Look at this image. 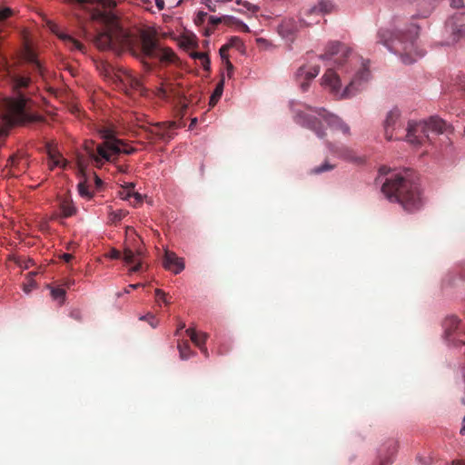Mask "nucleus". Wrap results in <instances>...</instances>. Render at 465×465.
Listing matches in <instances>:
<instances>
[{
    "mask_svg": "<svg viewBox=\"0 0 465 465\" xmlns=\"http://www.w3.org/2000/svg\"><path fill=\"white\" fill-rule=\"evenodd\" d=\"M381 193L390 202L401 204L409 213L420 210L423 204L420 185L414 173L410 170L393 173L386 177Z\"/></svg>",
    "mask_w": 465,
    "mask_h": 465,
    "instance_id": "1",
    "label": "nucleus"
},
{
    "mask_svg": "<svg viewBox=\"0 0 465 465\" xmlns=\"http://www.w3.org/2000/svg\"><path fill=\"white\" fill-rule=\"evenodd\" d=\"M290 107L294 122L312 130L320 138L325 136L322 121H324L333 130L341 131L344 134H350V127L341 118L328 113L324 108H312L294 101L291 102Z\"/></svg>",
    "mask_w": 465,
    "mask_h": 465,
    "instance_id": "2",
    "label": "nucleus"
},
{
    "mask_svg": "<svg viewBox=\"0 0 465 465\" xmlns=\"http://www.w3.org/2000/svg\"><path fill=\"white\" fill-rule=\"evenodd\" d=\"M124 45L131 50V54L140 59L150 68L145 59H158L162 63H174L177 59L174 52L168 47H162L158 39L150 33L143 32L140 36L124 35Z\"/></svg>",
    "mask_w": 465,
    "mask_h": 465,
    "instance_id": "3",
    "label": "nucleus"
},
{
    "mask_svg": "<svg viewBox=\"0 0 465 465\" xmlns=\"http://www.w3.org/2000/svg\"><path fill=\"white\" fill-rule=\"evenodd\" d=\"M418 35V27L412 26L408 32L380 30L378 33L379 43H382L387 48L399 55L402 63L411 64L418 58L424 55L415 43Z\"/></svg>",
    "mask_w": 465,
    "mask_h": 465,
    "instance_id": "4",
    "label": "nucleus"
},
{
    "mask_svg": "<svg viewBox=\"0 0 465 465\" xmlns=\"http://www.w3.org/2000/svg\"><path fill=\"white\" fill-rule=\"evenodd\" d=\"M370 79L369 61H364L344 89H341L339 74L331 68H329L322 77V85L336 98L348 99L363 90Z\"/></svg>",
    "mask_w": 465,
    "mask_h": 465,
    "instance_id": "5",
    "label": "nucleus"
},
{
    "mask_svg": "<svg viewBox=\"0 0 465 465\" xmlns=\"http://www.w3.org/2000/svg\"><path fill=\"white\" fill-rule=\"evenodd\" d=\"M334 8L330 0H321L317 5H308L302 9L300 22L293 18L283 20L279 25V33L283 37H289L299 30L302 25L310 26L317 24L322 15L331 13Z\"/></svg>",
    "mask_w": 465,
    "mask_h": 465,
    "instance_id": "6",
    "label": "nucleus"
},
{
    "mask_svg": "<svg viewBox=\"0 0 465 465\" xmlns=\"http://www.w3.org/2000/svg\"><path fill=\"white\" fill-rule=\"evenodd\" d=\"M446 123L440 118L432 116L428 121L409 122L406 128V141L414 146L432 144L435 136L443 134Z\"/></svg>",
    "mask_w": 465,
    "mask_h": 465,
    "instance_id": "7",
    "label": "nucleus"
},
{
    "mask_svg": "<svg viewBox=\"0 0 465 465\" xmlns=\"http://www.w3.org/2000/svg\"><path fill=\"white\" fill-rule=\"evenodd\" d=\"M98 133L104 142L97 144V150L106 161L114 162L121 153L129 155L136 152L134 147L116 137V132L113 127L102 126Z\"/></svg>",
    "mask_w": 465,
    "mask_h": 465,
    "instance_id": "8",
    "label": "nucleus"
},
{
    "mask_svg": "<svg viewBox=\"0 0 465 465\" xmlns=\"http://www.w3.org/2000/svg\"><path fill=\"white\" fill-rule=\"evenodd\" d=\"M70 4H76L80 8L85 10L93 21L103 24H110L114 21V15L111 11L116 6L114 0H65Z\"/></svg>",
    "mask_w": 465,
    "mask_h": 465,
    "instance_id": "9",
    "label": "nucleus"
},
{
    "mask_svg": "<svg viewBox=\"0 0 465 465\" xmlns=\"http://www.w3.org/2000/svg\"><path fill=\"white\" fill-rule=\"evenodd\" d=\"M124 35H132L122 29L114 34L111 32L99 33L95 36L94 44L101 50L116 49L120 47L131 53V50L124 45Z\"/></svg>",
    "mask_w": 465,
    "mask_h": 465,
    "instance_id": "10",
    "label": "nucleus"
},
{
    "mask_svg": "<svg viewBox=\"0 0 465 465\" xmlns=\"http://www.w3.org/2000/svg\"><path fill=\"white\" fill-rule=\"evenodd\" d=\"M350 49L340 42H331L325 48V53L319 57L322 60H333L341 64L348 57Z\"/></svg>",
    "mask_w": 465,
    "mask_h": 465,
    "instance_id": "11",
    "label": "nucleus"
},
{
    "mask_svg": "<svg viewBox=\"0 0 465 465\" xmlns=\"http://www.w3.org/2000/svg\"><path fill=\"white\" fill-rule=\"evenodd\" d=\"M319 64H304L298 68L295 74V79L302 92L308 90L310 82L319 74Z\"/></svg>",
    "mask_w": 465,
    "mask_h": 465,
    "instance_id": "12",
    "label": "nucleus"
},
{
    "mask_svg": "<svg viewBox=\"0 0 465 465\" xmlns=\"http://www.w3.org/2000/svg\"><path fill=\"white\" fill-rule=\"evenodd\" d=\"M400 111L393 109L390 111L384 122L385 137L388 140L401 139V134L399 135L401 124L399 123Z\"/></svg>",
    "mask_w": 465,
    "mask_h": 465,
    "instance_id": "13",
    "label": "nucleus"
},
{
    "mask_svg": "<svg viewBox=\"0 0 465 465\" xmlns=\"http://www.w3.org/2000/svg\"><path fill=\"white\" fill-rule=\"evenodd\" d=\"M143 252V250L139 247L135 248V251L132 250L130 247H125L123 253V260L127 264H134L131 268V272H138L142 269V258Z\"/></svg>",
    "mask_w": 465,
    "mask_h": 465,
    "instance_id": "14",
    "label": "nucleus"
},
{
    "mask_svg": "<svg viewBox=\"0 0 465 465\" xmlns=\"http://www.w3.org/2000/svg\"><path fill=\"white\" fill-rule=\"evenodd\" d=\"M327 147L331 153H332L333 155H335L342 160H345L348 162H352V163L361 162V158L356 155L355 152L347 146H344V145L338 146V145H335V144L328 142Z\"/></svg>",
    "mask_w": 465,
    "mask_h": 465,
    "instance_id": "15",
    "label": "nucleus"
},
{
    "mask_svg": "<svg viewBox=\"0 0 465 465\" xmlns=\"http://www.w3.org/2000/svg\"><path fill=\"white\" fill-rule=\"evenodd\" d=\"M163 262L165 269L173 271L175 274L180 273L184 269L183 260L173 252H165Z\"/></svg>",
    "mask_w": 465,
    "mask_h": 465,
    "instance_id": "16",
    "label": "nucleus"
},
{
    "mask_svg": "<svg viewBox=\"0 0 465 465\" xmlns=\"http://www.w3.org/2000/svg\"><path fill=\"white\" fill-rule=\"evenodd\" d=\"M24 58L31 67L32 72L38 74L41 76L44 75L43 66L38 61L35 52L29 46H26L25 49Z\"/></svg>",
    "mask_w": 465,
    "mask_h": 465,
    "instance_id": "17",
    "label": "nucleus"
},
{
    "mask_svg": "<svg viewBox=\"0 0 465 465\" xmlns=\"http://www.w3.org/2000/svg\"><path fill=\"white\" fill-rule=\"evenodd\" d=\"M124 86L129 91L142 93L143 90L141 80L130 72L125 73L121 79Z\"/></svg>",
    "mask_w": 465,
    "mask_h": 465,
    "instance_id": "18",
    "label": "nucleus"
},
{
    "mask_svg": "<svg viewBox=\"0 0 465 465\" xmlns=\"http://www.w3.org/2000/svg\"><path fill=\"white\" fill-rule=\"evenodd\" d=\"M84 150L96 167L100 168L105 162H107L99 154L97 146L94 147V143L93 141H86L84 143Z\"/></svg>",
    "mask_w": 465,
    "mask_h": 465,
    "instance_id": "19",
    "label": "nucleus"
},
{
    "mask_svg": "<svg viewBox=\"0 0 465 465\" xmlns=\"http://www.w3.org/2000/svg\"><path fill=\"white\" fill-rule=\"evenodd\" d=\"M186 334L190 337L191 341L198 348L205 345L208 339V334L205 332H197L194 329L189 328L185 331Z\"/></svg>",
    "mask_w": 465,
    "mask_h": 465,
    "instance_id": "20",
    "label": "nucleus"
},
{
    "mask_svg": "<svg viewBox=\"0 0 465 465\" xmlns=\"http://www.w3.org/2000/svg\"><path fill=\"white\" fill-rule=\"evenodd\" d=\"M387 451L390 454V457H384L381 453L380 454V464L381 465H390L392 463L391 457L397 452V442L394 440H390L387 442L386 446Z\"/></svg>",
    "mask_w": 465,
    "mask_h": 465,
    "instance_id": "21",
    "label": "nucleus"
},
{
    "mask_svg": "<svg viewBox=\"0 0 465 465\" xmlns=\"http://www.w3.org/2000/svg\"><path fill=\"white\" fill-rule=\"evenodd\" d=\"M59 38L63 40L71 49H75L81 52L84 51V45L78 40L74 39L69 35L61 33L58 35Z\"/></svg>",
    "mask_w": 465,
    "mask_h": 465,
    "instance_id": "22",
    "label": "nucleus"
},
{
    "mask_svg": "<svg viewBox=\"0 0 465 465\" xmlns=\"http://www.w3.org/2000/svg\"><path fill=\"white\" fill-rule=\"evenodd\" d=\"M445 331L448 336H450L453 332L460 329L461 322L455 317L451 316L445 321Z\"/></svg>",
    "mask_w": 465,
    "mask_h": 465,
    "instance_id": "23",
    "label": "nucleus"
},
{
    "mask_svg": "<svg viewBox=\"0 0 465 465\" xmlns=\"http://www.w3.org/2000/svg\"><path fill=\"white\" fill-rule=\"evenodd\" d=\"M134 187V183H127L124 186V191L122 193V195H123L124 199H128L130 197H134L135 200L134 205L135 206L137 203H141L143 202V197L139 193L132 192Z\"/></svg>",
    "mask_w": 465,
    "mask_h": 465,
    "instance_id": "24",
    "label": "nucleus"
},
{
    "mask_svg": "<svg viewBox=\"0 0 465 465\" xmlns=\"http://www.w3.org/2000/svg\"><path fill=\"white\" fill-rule=\"evenodd\" d=\"M60 210L64 217H70L75 213V208L69 199H63L60 201Z\"/></svg>",
    "mask_w": 465,
    "mask_h": 465,
    "instance_id": "25",
    "label": "nucleus"
},
{
    "mask_svg": "<svg viewBox=\"0 0 465 465\" xmlns=\"http://www.w3.org/2000/svg\"><path fill=\"white\" fill-rule=\"evenodd\" d=\"M178 351L180 353V358L182 360H187L193 354V351L190 347V343L187 341H180L178 342Z\"/></svg>",
    "mask_w": 465,
    "mask_h": 465,
    "instance_id": "26",
    "label": "nucleus"
},
{
    "mask_svg": "<svg viewBox=\"0 0 465 465\" xmlns=\"http://www.w3.org/2000/svg\"><path fill=\"white\" fill-rule=\"evenodd\" d=\"M224 80L222 79L216 85L213 94L211 95L209 104L214 106L221 98L223 92Z\"/></svg>",
    "mask_w": 465,
    "mask_h": 465,
    "instance_id": "27",
    "label": "nucleus"
},
{
    "mask_svg": "<svg viewBox=\"0 0 465 465\" xmlns=\"http://www.w3.org/2000/svg\"><path fill=\"white\" fill-rule=\"evenodd\" d=\"M192 58L197 59L200 61L201 65L206 71L210 70V59L209 56L205 53L201 52H193L191 54Z\"/></svg>",
    "mask_w": 465,
    "mask_h": 465,
    "instance_id": "28",
    "label": "nucleus"
},
{
    "mask_svg": "<svg viewBox=\"0 0 465 465\" xmlns=\"http://www.w3.org/2000/svg\"><path fill=\"white\" fill-rule=\"evenodd\" d=\"M51 296L54 300L58 301L59 304H63L65 298V289L60 287H50Z\"/></svg>",
    "mask_w": 465,
    "mask_h": 465,
    "instance_id": "29",
    "label": "nucleus"
},
{
    "mask_svg": "<svg viewBox=\"0 0 465 465\" xmlns=\"http://www.w3.org/2000/svg\"><path fill=\"white\" fill-rule=\"evenodd\" d=\"M49 165L51 169H54V167H63L64 168L66 165V161L62 156H56L53 153L49 152Z\"/></svg>",
    "mask_w": 465,
    "mask_h": 465,
    "instance_id": "30",
    "label": "nucleus"
},
{
    "mask_svg": "<svg viewBox=\"0 0 465 465\" xmlns=\"http://www.w3.org/2000/svg\"><path fill=\"white\" fill-rule=\"evenodd\" d=\"M335 168V164L331 163L329 161H325L320 166H317L313 168L311 173L313 174H319L324 172L331 171Z\"/></svg>",
    "mask_w": 465,
    "mask_h": 465,
    "instance_id": "31",
    "label": "nucleus"
},
{
    "mask_svg": "<svg viewBox=\"0 0 465 465\" xmlns=\"http://www.w3.org/2000/svg\"><path fill=\"white\" fill-rule=\"evenodd\" d=\"M174 123H169V124H157L156 127L160 129V132H157L156 134L159 135L161 138H163L166 134L168 130L175 128Z\"/></svg>",
    "mask_w": 465,
    "mask_h": 465,
    "instance_id": "32",
    "label": "nucleus"
},
{
    "mask_svg": "<svg viewBox=\"0 0 465 465\" xmlns=\"http://www.w3.org/2000/svg\"><path fill=\"white\" fill-rule=\"evenodd\" d=\"M37 288V283L33 278L26 279V282H25L22 284V290L25 293L29 294L33 290H35Z\"/></svg>",
    "mask_w": 465,
    "mask_h": 465,
    "instance_id": "33",
    "label": "nucleus"
},
{
    "mask_svg": "<svg viewBox=\"0 0 465 465\" xmlns=\"http://www.w3.org/2000/svg\"><path fill=\"white\" fill-rule=\"evenodd\" d=\"M461 38H465V23L453 28V41L456 42Z\"/></svg>",
    "mask_w": 465,
    "mask_h": 465,
    "instance_id": "34",
    "label": "nucleus"
},
{
    "mask_svg": "<svg viewBox=\"0 0 465 465\" xmlns=\"http://www.w3.org/2000/svg\"><path fill=\"white\" fill-rule=\"evenodd\" d=\"M127 214V212L122 209L112 211L110 213V220L113 223L119 222L123 220Z\"/></svg>",
    "mask_w": 465,
    "mask_h": 465,
    "instance_id": "35",
    "label": "nucleus"
},
{
    "mask_svg": "<svg viewBox=\"0 0 465 465\" xmlns=\"http://www.w3.org/2000/svg\"><path fill=\"white\" fill-rule=\"evenodd\" d=\"M223 21V18L222 17H216V16H213V15H210L209 16V24L212 25V29H209L207 28L206 29V35H210L213 30L214 29V27L221 24Z\"/></svg>",
    "mask_w": 465,
    "mask_h": 465,
    "instance_id": "36",
    "label": "nucleus"
},
{
    "mask_svg": "<svg viewBox=\"0 0 465 465\" xmlns=\"http://www.w3.org/2000/svg\"><path fill=\"white\" fill-rule=\"evenodd\" d=\"M450 5L453 8L460 9V15H465V5H464V0H451Z\"/></svg>",
    "mask_w": 465,
    "mask_h": 465,
    "instance_id": "37",
    "label": "nucleus"
},
{
    "mask_svg": "<svg viewBox=\"0 0 465 465\" xmlns=\"http://www.w3.org/2000/svg\"><path fill=\"white\" fill-rule=\"evenodd\" d=\"M142 321H146L153 327L155 328L158 325V321L153 314H147L140 318Z\"/></svg>",
    "mask_w": 465,
    "mask_h": 465,
    "instance_id": "38",
    "label": "nucleus"
},
{
    "mask_svg": "<svg viewBox=\"0 0 465 465\" xmlns=\"http://www.w3.org/2000/svg\"><path fill=\"white\" fill-rule=\"evenodd\" d=\"M207 13L206 12H203V11H199L196 15V17L194 18V23L197 25H202L206 17H207Z\"/></svg>",
    "mask_w": 465,
    "mask_h": 465,
    "instance_id": "39",
    "label": "nucleus"
},
{
    "mask_svg": "<svg viewBox=\"0 0 465 465\" xmlns=\"http://www.w3.org/2000/svg\"><path fill=\"white\" fill-rule=\"evenodd\" d=\"M155 292V297H156V300L159 302V301H162L163 302H164L165 304H169V301L166 299V293L161 290V289H156L154 291Z\"/></svg>",
    "mask_w": 465,
    "mask_h": 465,
    "instance_id": "40",
    "label": "nucleus"
},
{
    "mask_svg": "<svg viewBox=\"0 0 465 465\" xmlns=\"http://www.w3.org/2000/svg\"><path fill=\"white\" fill-rule=\"evenodd\" d=\"M225 45H229V49L231 47L239 48L240 46L242 45V40L238 36H232V37H231L229 43L226 44Z\"/></svg>",
    "mask_w": 465,
    "mask_h": 465,
    "instance_id": "41",
    "label": "nucleus"
},
{
    "mask_svg": "<svg viewBox=\"0 0 465 465\" xmlns=\"http://www.w3.org/2000/svg\"><path fill=\"white\" fill-rule=\"evenodd\" d=\"M173 88H170V90H169L168 87H163V86L158 88V91H157L158 96H160L162 98L169 97L170 93H173Z\"/></svg>",
    "mask_w": 465,
    "mask_h": 465,
    "instance_id": "42",
    "label": "nucleus"
},
{
    "mask_svg": "<svg viewBox=\"0 0 465 465\" xmlns=\"http://www.w3.org/2000/svg\"><path fill=\"white\" fill-rule=\"evenodd\" d=\"M78 192H79L80 195H82V196H84V197H90L91 196V193H90V191L88 189V186L85 183H79L78 184Z\"/></svg>",
    "mask_w": 465,
    "mask_h": 465,
    "instance_id": "43",
    "label": "nucleus"
},
{
    "mask_svg": "<svg viewBox=\"0 0 465 465\" xmlns=\"http://www.w3.org/2000/svg\"><path fill=\"white\" fill-rule=\"evenodd\" d=\"M201 3L203 5H204L208 8L209 11H211V12H215L216 11V6L213 3L212 0H202Z\"/></svg>",
    "mask_w": 465,
    "mask_h": 465,
    "instance_id": "44",
    "label": "nucleus"
},
{
    "mask_svg": "<svg viewBox=\"0 0 465 465\" xmlns=\"http://www.w3.org/2000/svg\"><path fill=\"white\" fill-rule=\"evenodd\" d=\"M228 51L229 45H224L220 48V55L224 62H226V58H228Z\"/></svg>",
    "mask_w": 465,
    "mask_h": 465,
    "instance_id": "45",
    "label": "nucleus"
},
{
    "mask_svg": "<svg viewBox=\"0 0 465 465\" xmlns=\"http://www.w3.org/2000/svg\"><path fill=\"white\" fill-rule=\"evenodd\" d=\"M17 263L23 269H28L31 265L34 264V261L31 259H27L24 261H18Z\"/></svg>",
    "mask_w": 465,
    "mask_h": 465,
    "instance_id": "46",
    "label": "nucleus"
},
{
    "mask_svg": "<svg viewBox=\"0 0 465 465\" xmlns=\"http://www.w3.org/2000/svg\"><path fill=\"white\" fill-rule=\"evenodd\" d=\"M225 66H226V70H227V74H228L229 77H231L232 76V73L233 71V65L229 61L228 58H226Z\"/></svg>",
    "mask_w": 465,
    "mask_h": 465,
    "instance_id": "47",
    "label": "nucleus"
},
{
    "mask_svg": "<svg viewBox=\"0 0 465 465\" xmlns=\"http://www.w3.org/2000/svg\"><path fill=\"white\" fill-rule=\"evenodd\" d=\"M110 257L112 259H123V255L121 254V252L115 249L112 250Z\"/></svg>",
    "mask_w": 465,
    "mask_h": 465,
    "instance_id": "48",
    "label": "nucleus"
},
{
    "mask_svg": "<svg viewBox=\"0 0 465 465\" xmlns=\"http://www.w3.org/2000/svg\"><path fill=\"white\" fill-rule=\"evenodd\" d=\"M243 5H244L248 10H251V11H252V12H256V11L259 9L256 5H252V4L249 3V2H245V3L243 4Z\"/></svg>",
    "mask_w": 465,
    "mask_h": 465,
    "instance_id": "49",
    "label": "nucleus"
},
{
    "mask_svg": "<svg viewBox=\"0 0 465 465\" xmlns=\"http://www.w3.org/2000/svg\"><path fill=\"white\" fill-rule=\"evenodd\" d=\"M139 286H141V284H140V283L129 284V285L124 289V293H129V292H130V291L134 290V289H137Z\"/></svg>",
    "mask_w": 465,
    "mask_h": 465,
    "instance_id": "50",
    "label": "nucleus"
},
{
    "mask_svg": "<svg viewBox=\"0 0 465 465\" xmlns=\"http://www.w3.org/2000/svg\"><path fill=\"white\" fill-rule=\"evenodd\" d=\"M74 258V256L70 253H64L62 255V259L65 262H69L72 261V259Z\"/></svg>",
    "mask_w": 465,
    "mask_h": 465,
    "instance_id": "51",
    "label": "nucleus"
},
{
    "mask_svg": "<svg viewBox=\"0 0 465 465\" xmlns=\"http://www.w3.org/2000/svg\"><path fill=\"white\" fill-rule=\"evenodd\" d=\"M156 6L158 10H163L164 8V1L163 0H155Z\"/></svg>",
    "mask_w": 465,
    "mask_h": 465,
    "instance_id": "52",
    "label": "nucleus"
},
{
    "mask_svg": "<svg viewBox=\"0 0 465 465\" xmlns=\"http://www.w3.org/2000/svg\"><path fill=\"white\" fill-rule=\"evenodd\" d=\"M74 284V280H67L66 282H64V285L66 289H71V287Z\"/></svg>",
    "mask_w": 465,
    "mask_h": 465,
    "instance_id": "53",
    "label": "nucleus"
},
{
    "mask_svg": "<svg viewBox=\"0 0 465 465\" xmlns=\"http://www.w3.org/2000/svg\"><path fill=\"white\" fill-rule=\"evenodd\" d=\"M199 349L204 354L205 357H207V358L209 357V352H208V350L205 347V345L200 347Z\"/></svg>",
    "mask_w": 465,
    "mask_h": 465,
    "instance_id": "54",
    "label": "nucleus"
},
{
    "mask_svg": "<svg viewBox=\"0 0 465 465\" xmlns=\"http://www.w3.org/2000/svg\"><path fill=\"white\" fill-rule=\"evenodd\" d=\"M118 172L126 173L128 171V166L120 165L117 166Z\"/></svg>",
    "mask_w": 465,
    "mask_h": 465,
    "instance_id": "55",
    "label": "nucleus"
},
{
    "mask_svg": "<svg viewBox=\"0 0 465 465\" xmlns=\"http://www.w3.org/2000/svg\"><path fill=\"white\" fill-rule=\"evenodd\" d=\"M389 171H390V169L387 168L386 166H382L380 168V173L381 174H388Z\"/></svg>",
    "mask_w": 465,
    "mask_h": 465,
    "instance_id": "56",
    "label": "nucleus"
},
{
    "mask_svg": "<svg viewBox=\"0 0 465 465\" xmlns=\"http://www.w3.org/2000/svg\"><path fill=\"white\" fill-rule=\"evenodd\" d=\"M8 161H9V163H10V165H11V166H14V165L15 164V162H16V157H15V156H14V155H13V156H10Z\"/></svg>",
    "mask_w": 465,
    "mask_h": 465,
    "instance_id": "57",
    "label": "nucleus"
},
{
    "mask_svg": "<svg viewBox=\"0 0 465 465\" xmlns=\"http://www.w3.org/2000/svg\"><path fill=\"white\" fill-rule=\"evenodd\" d=\"M452 465H465V460H453Z\"/></svg>",
    "mask_w": 465,
    "mask_h": 465,
    "instance_id": "58",
    "label": "nucleus"
},
{
    "mask_svg": "<svg viewBox=\"0 0 465 465\" xmlns=\"http://www.w3.org/2000/svg\"><path fill=\"white\" fill-rule=\"evenodd\" d=\"M37 274L36 272H30L26 274V279L33 278Z\"/></svg>",
    "mask_w": 465,
    "mask_h": 465,
    "instance_id": "59",
    "label": "nucleus"
},
{
    "mask_svg": "<svg viewBox=\"0 0 465 465\" xmlns=\"http://www.w3.org/2000/svg\"><path fill=\"white\" fill-rule=\"evenodd\" d=\"M227 351H228V350H226V349L219 348V349H218V351H217V353H218L219 355H223V354H225Z\"/></svg>",
    "mask_w": 465,
    "mask_h": 465,
    "instance_id": "60",
    "label": "nucleus"
},
{
    "mask_svg": "<svg viewBox=\"0 0 465 465\" xmlns=\"http://www.w3.org/2000/svg\"><path fill=\"white\" fill-rule=\"evenodd\" d=\"M184 327H185V324L184 323H181L179 325L177 331H175V335H179L180 331L183 330Z\"/></svg>",
    "mask_w": 465,
    "mask_h": 465,
    "instance_id": "61",
    "label": "nucleus"
},
{
    "mask_svg": "<svg viewBox=\"0 0 465 465\" xmlns=\"http://www.w3.org/2000/svg\"><path fill=\"white\" fill-rule=\"evenodd\" d=\"M196 118L192 119L189 128L192 129L196 124Z\"/></svg>",
    "mask_w": 465,
    "mask_h": 465,
    "instance_id": "62",
    "label": "nucleus"
},
{
    "mask_svg": "<svg viewBox=\"0 0 465 465\" xmlns=\"http://www.w3.org/2000/svg\"><path fill=\"white\" fill-rule=\"evenodd\" d=\"M462 95L465 98V85L462 87Z\"/></svg>",
    "mask_w": 465,
    "mask_h": 465,
    "instance_id": "63",
    "label": "nucleus"
},
{
    "mask_svg": "<svg viewBox=\"0 0 465 465\" xmlns=\"http://www.w3.org/2000/svg\"><path fill=\"white\" fill-rule=\"evenodd\" d=\"M243 27H244V30H245V31H248V30H249V28H248V26H247L246 25H243Z\"/></svg>",
    "mask_w": 465,
    "mask_h": 465,
    "instance_id": "64",
    "label": "nucleus"
}]
</instances>
